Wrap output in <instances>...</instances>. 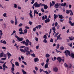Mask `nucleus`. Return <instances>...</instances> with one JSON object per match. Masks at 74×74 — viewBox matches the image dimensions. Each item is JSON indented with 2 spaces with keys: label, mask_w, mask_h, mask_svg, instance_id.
<instances>
[{
  "label": "nucleus",
  "mask_w": 74,
  "mask_h": 74,
  "mask_svg": "<svg viewBox=\"0 0 74 74\" xmlns=\"http://www.w3.org/2000/svg\"><path fill=\"white\" fill-rule=\"evenodd\" d=\"M25 41L24 40L23 41L21 42V43L25 44V45L26 46H28V45H29H29H32V42L30 41H29V40L28 39H26Z\"/></svg>",
  "instance_id": "1"
},
{
  "label": "nucleus",
  "mask_w": 74,
  "mask_h": 74,
  "mask_svg": "<svg viewBox=\"0 0 74 74\" xmlns=\"http://www.w3.org/2000/svg\"><path fill=\"white\" fill-rule=\"evenodd\" d=\"M42 3L39 4L37 3V2H36L33 5V6H35V7H40V6L42 5Z\"/></svg>",
  "instance_id": "2"
},
{
  "label": "nucleus",
  "mask_w": 74,
  "mask_h": 74,
  "mask_svg": "<svg viewBox=\"0 0 74 74\" xmlns=\"http://www.w3.org/2000/svg\"><path fill=\"white\" fill-rule=\"evenodd\" d=\"M15 36L18 41H22L23 40V38H19V37L16 34L15 35Z\"/></svg>",
  "instance_id": "3"
},
{
  "label": "nucleus",
  "mask_w": 74,
  "mask_h": 74,
  "mask_svg": "<svg viewBox=\"0 0 74 74\" xmlns=\"http://www.w3.org/2000/svg\"><path fill=\"white\" fill-rule=\"evenodd\" d=\"M29 47H25V52H26V54L27 55H30V52L29 51Z\"/></svg>",
  "instance_id": "4"
},
{
  "label": "nucleus",
  "mask_w": 74,
  "mask_h": 74,
  "mask_svg": "<svg viewBox=\"0 0 74 74\" xmlns=\"http://www.w3.org/2000/svg\"><path fill=\"white\" fill-rule=\"evenodd\" d=\"M64 53H65V55H66V56L67 57L68 56V55L69 56H71V54H70V51H69L68 50H66L65 51V52H64Z\"/></svg>",
  "instance_id": "5"
},
{
  "label": "nucleus",
  "mask_w": 74,
  "mask_h": 74,
  "mask_svg": "<svg viewBox=\"0 0 74 74\" xmlns=\"http://www.w3.org/2000/svg\"><path fill=\"white\" fill-rule=\"evenodd\" d=\"M5 64H6V62H5L3 64V71H5V69H8V67L5 65Z\"/></svg>",
  "instance_id": "6"
},
{
  "label": "nucleus",
  "mask_w": 74,
  "mask_h": 74,
  "mask_svg": "<svg viewBox=\"0 0 74 74\" xmlns=\"http://www.w3.org/2000/svg\"><path fill=\"white\" fill-rule=\"evenodd\" d=\"M32 10H30L29 13V15L30 16V18H31L32 19L33 18V15H32Z\"/></svg>",
  "instance_id": "7"
},
{
  "label": "nucleus",
  "mask_w": 74,
  "mask_h": 74,
  "mask_svg": "<svg viewBox=\"0 0 74 74\" xmlns=\"http://www.w3.org/2000/svg\"><path fill=\"white\" fill-rule=\"evenodd\" d=\"M57 60H58L59 63H60V62H61V61H62V59L61 58V57H58L57 58Z\"/></svg>",
  "instance_id": "8"
},
{
  "label": "nucleus",
  "mask_w": 74,
  "mask_h": 74,
  "mask_svg": "<svg viewBox=\"0 0 74 74\" xmlns=\"http://www.w3.org/2000/svg\"><path fill=\"white\" fill-rule=\"evenodd\" d=\"M42 6H44L45 10H47V8H48V6L44 4H42Z\"/></svg>",
  "instance_id": "9"
},
{
  "label": "nucleus",
  "mask_w": 74,
  "mask_h": 74,
  "mask_svg": "<svg viewBox=\"0 0 74 74\" xmlns=\"http://www.w3.org/2000/svg\"><path fill=\"white\" fill-rule=\"evenodd\" d=\"M59 6H60V4L58 3H57L55 4L54 7L56 8H58Z\"/></svg>",
  "instance_id": "10"
},
{
  "label": "nucleus",
  "mask_w": 74,
  "mask_h": 74,
  "mask_svg": "<svg viewBox=\"0 0 74 74\" xmlns=\"http://www.w3.org/2000/svg\"><path fill=\"white\" fill-rule=\"evenodd\" d=\"M52 3H51V2H50V7L51 8L52 6H53V5H55V2H54V1H52Z\"/></svg>",
  "instance_id": "11"
},
{
  "label": "nucleus",
  "mask_w": 74,
  "mask_h": 74,
  "mask_svg": "<svg viewBox=\"0 0 74 74\" xmlns=\"http://www.w3.org/2000/svg\"><path fill=\"white\" fill-rule=\"evenodd\" d=\"M53 70L55 72H57L58 71V68L55 67L53 69Z\"/></svg>",
  "instance_id": "12"
},
{
  "label": "nucleus",
  "mask_w": 74,
  "mask_h": 74,
  "mask_svg": "<svg viewBox=\"0 0 74 74\" xmlns=\"http://www.w3.org/2000/svg\"><path fill=\"white\" fill-rule=\"evenodd\" d=\"M34 16L35 17L36 14H38V12H37V10H34Z\"/></svg>",
  "instance_id": "13"
},
{
  "label": "nucleus",
  "mask_w": 74,
  "mask_h": 74,
  "mask_svg": "<svg viewBox=\"0 0 74 74\" xmlns=\"http://www.w3.org/2000/svg\"><path fill=\"white\" fill-rule=\"evenodd\" d=\"M47 19V15H45V17L44 16H43L42 17V20H44V19Z\"/></svg>",
  "instance_id": "14"
},
{
  "label": "nucleus",
  "mask_w": 74,
  "mask_h": 74,
  "mask_svg": "<svg viewBox=\"0 0 74 74\" xmlns=\"http://www.w3.org/2000/svg\"><path fill=\"white\" fill-rule=\"evenodd\" d=\"M58 15H56V14H54V21H55V20L56 18H58Z\"/></svg>",
  "instance_id": "15"
},
{
  "label": "nucleus",
  "mask_w": 74,
  "mask_h": 74,
  "mask_svg": "<svg viewBox=\"0 0 74 74\" xmlns=\"http://www.w3.org/2000/svg\"><path fill=\"white\" fill-rule=\"evenodd\" d=\"M60 5L62 7H64V6H66V3H62Z\"/></svg>",
  "instance_id": "16"
},
{
  "label": "nucleus",
  "mask_w": 74,
  "mask_h": 74,
  "mask_svg": "<svg viewBox=\"0 0 74 74\" xmlns=\"http://www.w3.org/2000/svg\"><path fill=\"white\" fill-rule=\"evenodd\" d=\"M58 16L59 18L60 19H62L64 18V17H63L62 15H60L59 14H58Z\"/></svg>",
  "instance_id": "17"
},
{
  "label": "nucleus",
  "mask_w": 74,
  "mask_h": 74,
  "mask_svg": "<svg viewBox=\"0 0 74 74\" xmlns=\"http://www.w3.org/2000/svg\"><path fill=\"white\" fill-rule=\"evenodd\" d=\"M0 39L1 38V36H2V35H3V32L1 30H0Z\"/></svg>",
  "instance_id": "18"
},
{
  "label": "nucleus",
  "mask_w": 74,
  "mask_h": 74,
  "mask_svg": "<svg viewBox=\"0 0 74 74\" xmlns=\"http://www.w3.org/2000/svg\"><path fill=\"white\" fill-rule=\"evenodd\" d=\"M39 60L37 58H35L34 59V61L35 62H38Z\"/></svg>",
  "instance_id": "19"
},
{
  "label": "nucleus",
  "mask_w": 74,
  "mask_h": 74,
  "mask_svg": "<svg viewBox=\"0 0 74 74\" xmlns=\"http://www.w3.org/2000/svg\"><path fill=\"white\" fill-rule=\"evenodd\" d=\"M50 21L49 18H48L47 19L45 20V23H47V22H49Z\"/></svg>",
  "instance_id": "20"
},
{
  "label": "nucleus",
  "mask_w": 74,
  "mask_h": 74,
  "mask_svg": "<svg viewBox=\"0 0 74 74\" xmlns=\"http://www.w3.org/2000/svg\"><path fill=\"white\" fill-rule=\"evenodd\" d=\"M69 23L71 25V26H74V23H72L71 21H69Z\"/></svg>",
  "instance_id": "21"
},
{
  "label": "nucleus",
  "mask_w": 74,
  "mask_h": 74,
  "mask_svg": "<svg viewBox=\"0 0 74 74\" xmlns=\"http://www.w3.org/2000/svg\"><path fill=\"white\" fill-rule=\"evenodd\" d=\"M3 55H4V53L3 52H2L0 54V58H2L3 56Z\"/></svg>",
  "instance_id": "22"
},
{
  "label": "nucleus",
  "mask_w": 74,
  "mask_h": 74,
  "mask_svg": "<svg viewBox=\"0 0 74 74\" xmlns=\"http://www.w3.org/2000/svg\"><path fill=\"white\" fill-rule=\"evenodd\" d=\"M48 63H47L45 66V69H47V68H48Z\"/></svg>",
  "instance_id": "23"
},
{
  "label": "nucleus",
  "mask_w": 74,
  "mask_h": 74,
  "mask_svg": "<svg viewBox=\"0 0 74 74\" xmlns=\"http://www.w3.org/2000/svg\"><path fill=\"white\" fill-rule=\"evenodd\" d=\"M20 50L21 52H23L24 53H25V50H24L23 49H20Z\"/></svg>",
  "instance_id": "24"
},
{
  "label": "nucleus",
  "mask_w": 74,
  "mask_h": 74,
  "mask_svg": "<svg viewBox=\"0 0 74 74\" xmlns=\"http://www.w3.org/2000/svg\"><path fill=\"white\" fill-rule=\"evenodd\" d=\"M50 56V55L49 54L47 53L45 55V57L46 58H48Z\"/></svg>",
  "instance_id": "25"
},
{
  "label": "nucleus",
  "mask_w": 74,
  "mask_h": 74,
  "mask_svg": "<svg viewBox=\"0 0 74 74\" xmlns=\"http://www.w3.org/2000/svg\"><path fill=\"white\" fill-rule=\"evenodd\" d=\"M22 71L23 74H27V73L25 71H24L23 69L22 70Z\"/></svg>",
  "instance_id": "26"
},
{
  "label": "nucleus",
  "mask_w": 74,
  "mask_h": 74,
  "mask_svg": "<svg viewBox=\"0 0 74 74\" xmlns=\"http://www.w3.org/2000/svg\"><path fill=\"white\" fill-rule=\"evenodd\" d=\"M69 11L70 12V15H73V13L72 12L71 10H70Z\"/></svg>",
  "instance_id": "27"
},
{
  "label": "nucleus",
  "mask_w": 74,
  "mask_h": 74,
  "mask_svg": "<svg viewBox=\"0 0 74 74\" xmlns=\"http://www.w3.org/2000/svg\"><path fill=\"white\" fill-rule=\"evenodd\" d=\"M15 65L16 66H19V63L18 62H16L15 63Z\"/></svg>",
  "instance_id": "28"
},
{
  "label": "nucleus",
  "mask_w": 74,
  "mask_h": 74,
  "mask_svg": "<svg viewBox=\"0 0 74 74\" xmlns=\"http://www.w3.org/2000/svg\"><path fill=\"white\" fill-rule=\"evenodd\" d=\"M52 29L53 30V32H55V31H56V30H55V26H54L52 28Z\"/></svg>",
  "instance_id": "29"
},
{
  "label": "nucleus",
  "mask_w": 74,
  "mask_h": 74,
  "mask_svg": "<svg viewBox=\"0 0 74 74\" xmlns=\"http://www.w3.org/2000/svg\"><path fill=\"white\" fill-rule=\"evenodd\" d=\"M60 48L61 50H64V47L63 46L61 47Z\"/></svg>",
  "instance_id": "30"
},
{
  "label": "nucleus",
  "mask_w": 74,
  "mask_h": 74,
  "mask_svg": "<svg viewBox=\"0 0 74 74\" xmlns=\"http://www.w3.org/2000/svg\"><path fill=\"white\" fill-rule=\"evenodd\" d=\"M69 38L70 41H72V40H73V38L72 37V36L69 37Z\"/></svg>",
  "instance_id": "31"
},
{
  "label": "nucleus",
  "mask_w": 74,
  "mask_h": 74,
  "mask_svg": "<svg viewBox=\"0 0 74 74\" xmlns=\"http://www.w3.org/2000/svg\"><path fill=\"white\" fill-rule=\"evenodd\" d=\"M14 7L15 8H17V5L15 3L14 4Z\"/></svg>",
  "instance_id": "32"
},
{
  "label": "nucleus",
  "mask_w": 74,
  "mask_h": 74,
  "mask_svg": "<svg viewBox=\"0 0 74 74\" xmlns=\"http://www.w3.org/2000/svg\"><path fill=\"white\" fill-rule=\"evenodd\" d=\"M71 56L72 58H74V54H73V53H71Z\"/></svg>",
  "instance_id": "33"
},
{
  "label": "nucleus",
  "mask_w": 74,
  "mask_h": 74,
  "mask_svg": "<svg viewBox=\"0 0 74 74\" xmlns=\"http://www.w3.org/2000/svg\"><path fill=\"white\" fill-rule=\"evenodd\" d=\"M31 56H32L33 57H36V56H35V54H34V53L31 54Z\"/></svg>",
  "instance_id": "34"
},
{
  "label": "nucleus",
  "mask_w": 74,
  "mask_h": 74,
  "mask_svg": "<svg viewBox=\"0 0 74 74\" xmlns=\"http://www.w3.org/2000/svg\"><path fill=\"white\" fill-rule=\"evenodd\" d=\"M59 34V33L57 32L56 33V34L54 36V37H57V36Z\"/></svg>",
  "instance_id": "35"
},
{
  "label": "nucleus",
  "mask_w": 74,
  "mask_h": 74,
  "mask_svg": "<svg viewBox=\"0 0 74 74\" xmlns=\"http://www.w3.org/2000/svg\"><path fill=\"white\" fill-rule=\"evenodd\" d=\"M66 13L67 14H69V13H70V11L68 10H66Z\"/></svg>",
  "instance_id": "36"
},
{
  "label": "nucleus",
  "mask_w": 74,
  "mask_h": 74,
  "mask_svg": "<svg viewBox=\"0 0 74 74\" xmlns=\"http://www.w3.org/2000/svg\"><path fill=\"white\" fill-rule=\"evenodd\" d=\"M24 33H27V30L26 29H25L24 31Z\"/></svg>",
  "instance_id": "37"
},
{
  "label": "nucleus",
  "mask_w": 74,
  "mask_h": 74,
  "mask_svg": "<svg viewBox=\"0 0 74 74\" xmlns=\"http://www.w3.org/2000/svg\"><path fill=\"white\" fill-rule=\"evenodd\" d=\"M64 66H65V67H67V68L69 67L68 65H67V64H66V63H65L64 64Z\"/></svg>",
  "instance_id": "38"
},
{
  "label": "nucleus",
  "mask_w": 74,
  "mask_h": 74,
  "mask_svg": "<svg viewBox=\"0 0 74 74\" xmlns=\"http://www.w3.org/2000/svg\"><path fill=\"white\" fill-rule=\"evenodd\" d=\"M2 43L3 44H7V42H6V41H5V40H3L2 42Z\"/></svg>",
  "instance_id": "39"
},
{
  "label": "nucleus",
  "mask_w": 74,
  "mask_h": 74,
  "mask_svg": "<svg viewBox=\"0 0 74 74\" xmlns=\"http://www.w3.org/2000/svg\"><path fill=\"white\" fill-rule=\"evenodd\" d=\"M44 42H45V43H47V39H45L43 40Z\"/></svg>",
  "instance_id": "40"
},
{
  "label": "nucleus",
  "mask_w": 74,
  "mask_h": 74,
  "mask_svg": "<svg viewBox=\"0 0 74 74\" xmlns=\"http://www.w3.org/2000/svg\"><path fill=\"white\" fill-rule=\"evenodd\" d=\"M10 22L12 23V24H14V21L12 20H11L10 21Z\"/></svg>",
  "instance_id": "41"
},
{
  "label": "nucleus",
  "mask_w": 74,
  "mask_h": 74,
  "mask_svg": "<svg viewBox=\"0 0 74 74\" xmlns=\"http://www.w3.org/2000/svg\"><path fill=\"white\" fill-rule=\"evenodd\" d=\"M58 23L57 22H56L55 23V27H57V26H58Z\"/></svg>",
  "instance_id": "42"
},
{
  "label": "nucleus",
  "mask_w": 74,
  "mask_h": 74,
  "mask_svg": "<svg viewBox=\"0 0 74 74\" xmlns=\"http://www.w3.org/2000/svg\"><path fill=\"white\" fill-rule=\"evenodd\" d=\"M43 38H45V39H47V36L46 35H44L43 36Z\"/></svg>",
  "instance_id": "43"
},
{
  "label": "nucleus",
  "mask_w": 74,
  "mask_h": 74,
  "mask_svg": "<svg viewBox=\"0 0 74 74\" xmlns=\"http://www.w3.org/2000/svg\"><path fill=\"white\" fill-rule=\"evenodd\" d=\"M40 10L42 12H44V9H43V8H41Z\"/></svg>",
  "instance_id": "44"
},
{
  "label": "nucleus",
  "mask_w": 74,
  "mask_h": 74,
  "mask_svg": "<svg viewBox=\"0 0 74 74\" xmlns=\"http://www.w3.org/2000/svg\"><path fill=\"white\" fill-rule=\"evenodd\" d=\"M3 15L4 16V17H6V15H7V14L6 13H5L4 14H3Z\"/></svg>",
  "instance_id": "45"
},
{
  "label": "nucleus",
  "mask_w": 74,
  "mask_h": 74,
  "mask_svg": "<svg viewBox=\"0 0 74 74\" xmlns=\"http://www.w3.org/2000/svg\"><path fill=\"white\" fill-rule=\"evenodd\" d=\"M60 46V45L59 44H58L57 45V49H59V48Z\"/></svg>",
  "instance_id": "46"
},
{
  "label": "nucleus",
  "mask_w": 74,
  "mask_h": 74,
  "mask_svg": "<svg viewBox=\"0 0 74 74\" xmlns=\"http://www.w3.org/2000/svg\"><path fill=\"white\" fill-rule=\"evenodd\" d=\"M49 59L48 58H47L46 61V62L48 63V62H49Z\"/></svg>",
  "instance_id": "47"
},
{
  "label": "nucleus",
  "mask_w": 74,
  "mask_h": 74,
  "mask_svg": "<svg viewBox=\"0 0 74 74\" xmlns=\"http://www.w3.org/2000/svg\"><path fill=\"white\" fill-rule=\"evenodd\" d=\"M19 32H23V30H22V28L19 29Z\"/></svg>",
  "instance_id": "48"
},
{
  "label": "nucleus",
  "mask_w": 74,
  "mask_h": 74,
  "mask_svg": "<svg viewBox=\"0 0 74 74\" xmlns=\"http://www.w3.org/2000/svg\"><path fill=\"white\" fill-rule=\"evenodd\" d=\"M43 72L44 73H45L46 74H49V73H48V72H47V71H43Z\"/></svg>",
  "instance_id": "49"
},
{
  "label": "nucleus",
  "mask_w": 74,
  "mask_h": 74,
  "mask_svg": "<svg viewBox=\"0 0 74 74\" xmlns=\"http://www.w3.org/2000/svg\"><path fill=\"white\" fill-rule=\"evenodd\" d=\"M11 70L12 71H14L15 70V69H14V67H12L11 69Z\"/></svg>",
  "instance_id": "50"
},
{
  "label": "nucleus",
  "mask_w": 74,
  "mask_h": 74,
  "mask_svg": "<svg viewBox=\"0 0 74 74\" xmlns=\"http://www.w3.org/2000/svg\"><path fill=\"white\" fill-rule=\"evenodd\" d=\"M72 66V65L71 64H69L68 65V67H69V68H71V67Z\"/></svg>",
  "instance_id": "51"
},
{
  "label": "nucleus",
  "mask_w": 74,
  "mask_h": 74,
  "mask_svg": "<svg viewBox=\"0 0 74 74\" xmlns=\"http://www.w3.org/2000/svg\"><path fill=\"white\" fill-rule=\"evenodd\" d=\"M32 23H33V22L32 21H29V23L30 25H32Z\"/></svg>",
  "instance_id": "52"
},
{
  "label": "nucleus",
  "mask_w": 74,
  "mask_h": 74,
  "mask_svg": "<svg viewBox=\"0 0 74 74\" xmlns=\"http://www.w3.org/2000/svg\"><path fill=\"white\" fill-rule=\"evenodd\" d=\"M22 62L23 63L25 64V65H27V63L25 61H22Z\"/></svg>",
  "instance_id": "53"
},
{
  "label": "nucleus",
  "mask_w": 74,
  "mask_h": 74,
  "mask_svg": "<svg viewBox=\"0 0 74 74\" xmlns=\"http://www.w3.org/2000/svg\"><path fill=\"white\" fill-rule=\"evenodd\" d=\"M41 27H42V26L40 25H38V27L39 29H41Z\"/></svg>",
  "instance_id": "54"
},
{
  "label": "nucleus",
  "mask_w": 74,
  "mask_h": 74,
  "mask_svg": "<svg viewBox=\"0 0 74 74\" xmlns=\"http://www.w3.org/2000/svg\"><path fill=\"white\" fill-rule=\"evenodd\" d=\"M39 45H38V46H36V48L37 49H38V48H39Z\"/></svg>",
  "instance_id": "55"
},
{
  "label": "nucleus",
  "mask_w": 74,
  "mask_h": 74,
  "mask_svg": "<svg viewBox=\"0 0 74 74\" xmlns=\"http://www.w3.org/2000/svg\"><path fill=\"white\" fill-rule=\"evenodd\" d=\"M23 25V24H22V23H20L19 24V25H18V26L19 27H21V26H22Z\"/></svg>",
  "instance_id": "56"
},
{
  "label": "nucleus",
  "mask_w": 74,
  "mask_h": 74,
  "mask_svg": "<svg viewBox=\"0 0 74 74\" xmlns=\"http://www.w3.org/2000/svg\"><path fill=\"white\" fill-rule=\"evenodd\" d=\"M2 48L3 49H7V48L4 47H3Z\"/></svg>",
  "instance_id": "57"
},
{
  "label": "nucleus",
  "mask_w": 74,
  "mask_h": 74,
  "mask_svg": "<svg viewBox=\"0 0 74 74\" xmlns=\"http://www.w3.org/2000/svg\"><path fill=\"white\" fill-rule=\"evenodd\" d=\"M20 34H25V33L23 32H19Z\"/></svg>",
  "instance_id": "58"
},
{
  "label": "nucleus",
  "mask_w": 74,
  "mask_h": 74,
  "mask_svg": "<svg viewBox=\"0 0 74 74\" xmlns=\"http://www.w3.org/2000/svg\"><path fill=\"white\" fill-rule=\"evenodd\" d=\"M35 38L36 41H38V38H37V37H35Z\"/></svg>",
  "instance_id": "59"
},
{
  "label": "nucleus",
  "mask_w": 74,
  "mask_h": 74,
  "mask_svg": "<svg viewBox=\"0 0 74 74\" xmlns=\"http://www.w3.org/2000/svg\"><path fill=\"white\" fill-rule=\"evenodd\" d=\"M33 72L34 74H37V72H36V71L35 70L33 71Z\"/></svg>",
  "instance_id": "60"
},
{
  "label": "nucleus",
  "mask_w": 74,
  "mask_h": 74,
  "mask_svg": "<svg viewBox=\"0 0 74 74\" xmlns=\"http://www.w3.org/2000/svg\"><path fill=\"white\" fill-rule=\"evenodd\" d=\"M50 41L51 42H53V39L52 38H51V39Z\"/></svg>",
  "instance_id": "61"
},
{
  "label": "nucleus",
  "mask_w": 74,
  "mask_h": 74,
  "mask_svg": "<svg viewBox=\"0 0 74 74\" xmlns=\"http://www.w3.org/2000/svg\"><path fill=\"white\" fill-rule=\"evenodd\" d=\"M42 71H43V69H40V73H41V72H42Z\"/></svg>",
  "instance_id": "62"
},
{
  "label": "nucleus",
  "mask_w": 74,
  "mask_h": 74,
  "mask_svg": "<svg viewBox=\"0 0 74 74\" xmlns=\"http://www.w3.org/2000/svg\"><path fill=\"white\" fill-rule=\"evenodd\" d=\"M35 70H36V71H37V70H38V68H37V67H35Z\"/></svg>",
  "instance_id": "63"
},
{
  "label": "nucleus",
  "mask_w": 74,
  "mask_h": 74,
  "mask_svg": "<svg viewBox=\"0 0 74 74\" xmlns=\"http://www.w3.org/2000/svg\"><path fill=\"white\" fill-rule=\"evenodd\" d=\"M12 56V55H11V53H8V56H10H10Z\"/></svg>",
  "instance_id": "64"
}]
</instances>
